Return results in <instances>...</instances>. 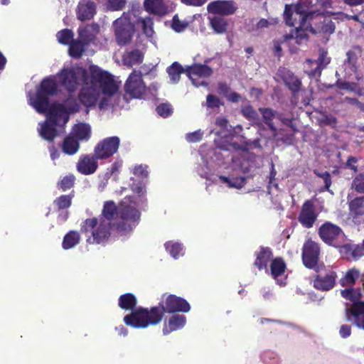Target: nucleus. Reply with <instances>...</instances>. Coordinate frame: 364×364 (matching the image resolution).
Returning <instances> with one entry per match:
<instances>
[{"mask_svg": "<svg viewBox=\"0 0 364 364\" xmlns=\"http://www.w3.org/2000/svg\"><path fill=\"white\" fill-rule=\"evenodd\" d=\"M191 310L189 303L183 298L175 294H164L157 306L151 308L140 306L132 314H127L123 321L127 326L134 328H145L159 324L165 313H187Z\"/></svg>", "mask_w": 364, "mask_h": 364, "instance_id": "obj_1", "label": "nucleus"}, {"mask_svg": "<svg viewBox=\"0 0 364 364\" xmlns=\"http://www.w3.org/2000/svg\"><path fill=\"white\" fill-rule=\"evenodd\" d=\"M82 82L77 98L87 109V112L89 108L95 107L101 92L107 96H113L118 90L113 75L95 65H90L88 70H82Z\"/></svg>", "mask_w": 364, "mask_h": 364, "instance_id": "obj_2", "label": "nucleus"}, {"mask_svg": "<svg viewBox=\"0 0 364 364\" xmlns=\"http://www.w3.org/2000/svg\"><path fill=\"white\" fill-rule=\"evenodd\" d=\"M312 4L309 0H299L295 4H287L284 11L286 24L295 27L291 33L284 36L286 40L294 39L296 43L301 44L308 39L307 31L315 33L309 20L315 16H321L317 11L311 10Z\"/></svg>", "mask_w": 364, "mask_h": 364, "instance_id": "obj_3", "label": "nucleus"}, {"mask_svg": "<svg viewBox=\"0 0 364 364\" xmlns=\"http://www.w3.org/2000/svg\"><path fill=\"white\" fill-rule=\"evenodd\" d=\"M110 223H106L103 218H87L80 225V231L82 233L91 232V237L87 239L90 244H102L106 242L110 237Z\"/></svg>", "mask_w": 364, "mask_h": 364, "instance_id": "obj_4", "label": "nucleus"}, {"mask_svg": "<svg viewBox=\"0 0 364 364\" xmlns=\"http://www.w3.org/2000/svg\"><path fill=\"white\" fill-rule=\"evenodd\" d=\"M116 43L124 46L131 43L135 28L131 21L130 15L124 12L122 15L113 22Z\"/></svg>", "mask_w": 364, "mask_h": 364, "instance_id": "obj_5", "label": "nucleus"}, {"mask_svg": "<svg viewBox=\"0 0 364 364\" xmlns=\"http://www.w3.org/2000/svg\"><path fill=\"white\" fill-rule=\"evenodd\" d=\"M82 70L84 68L78 67L75 69L67 68L62 69L57 75L59 84L64 87L68 93H73L77 89L79 77L82 79Z\"/></svg>", "mask_w": 364, "mask_h": 364, "instance_id": "obj_6", "label": "nucleus"}, {"mask_svg": "<svg viewBox=\"0 0 364 364\" xmlns=\"http://www.w3.org/2000/svg\"><path fill=\"white\" fill-rule=\"evenodd\" d=\"M137 203L134 196H126L119 203V215L122 220L133 223L136 225L141 218V213L136 208Z\"/></svg>", "mask_w": 364, "mask_h": 364, "instance_id": "obj_7", "label": "nucleus"}, {"mask_svg": "<svg viewBox=\"0 0 364 364\" xmlns=\"http://www.w3.org/2000/svg\"><path fill=\"white\" fill-rule=\"evenodd\" d=\"M120 139L117 136H109L100 141L94 148V153L99 160L107 159L115 154L120 146Z\"/></svg>", "mask_w": 364, "mask_h": 364, "instance_id": "obj_8", "label": "nucleus"}, {"mask_svg": "<svg viewBox=\"0 0 364 364\" xmlns=\"http://www.w3.org/2000/svg\"><path fill=\"white\" fill-rule=\"evenodd\" d=\"M124 90L134 98H140L145 93L146 85L140 70H134L132 72L124 84Z\"/></svg>", "mask_w": 364, "mask_h": 364, "instance_id": "obj_9", "label": "nucleus"}, {"mask_svg": "<svg viewBox=\"0 0 364 364\" xmlns=\"http://www.w3.org/2000/svg\"><path fill=\"white\" fill-rule=\"evenodd\" d=\"M319 255V247L317 243L309 240L304 247L302 252V259L304 264L308 268L316 267Z\"/></svg>", "mask_w": 364, "mask_h": 364, "instance_id": "obj_10", "label": "nucleus"}, {"mask_svg": "<svg viewBox=\"0 0 364 364\" xmlns=\"http://www.w3.org/2000/svg\"><path fill=\"white\" fill-rule=\"evenodd\" d=\"M319 56L317 60H312L311 59L306 60V65L311 66L314 64L315 68L307 69L306 73L311 77H319L321 74V71L330 63V58L327 56V51L323 48H320L318 50Z\"/></svg>", "mask_w": 364, "mask_h": 364, "instance_id": "obj_11", "label": "nucleus"}, {"mask_svg": "<svg viewBox=\"0 0 364 364\" xmlns=\"http://www.w3.org/2000/svg\"><path fill=\"white\" fill-rule=\"evenodd\" d=\"M98 159L95 154L81 156L76 166L77 171L84 175L94 173L98 167Z\"/></svg>", "mask_w": 364, "mask_h": 364, "instance_id": "obj_12", "label": "nucleus"}, {"mask_svg": "<svg viewBox=\"0 0 364 364\" xmlns=\"http://www.w3.org/2000/svg\"><path fill=\"white\" fill-rule=\"evenodd\" d=\"M97 13V6L95 2L91 0H80L76 14L77 19L85 21L93 18Z\"/></svg>", "mask_w": 364, "mask_h": 364, "instance_id": "obj_13", "label": "nucleus"}, {"mask_svg": "<svg viewBox=\"0 0 364 364\" xmlns=\"http://www.w3.org/2000/svg\"><path fill=\"white\" fill-rule=\"evenodd\" d=\"M215 125L221 130L218 131L214 140L217 148L222 150H228V119L226 117H218L215 120Z\"/></svg>", "mask_w": 364, "mask_h": 364, "instance_id": "obj_14", "label": "nucleus"}, {"mask_svg": "<svg viewBox=\"0 0 364 364\" xmlns=\"http://www.w3.org/2000/svg\"><path fill=\"white\" fill-rule=\"evenodd\" d=\"M346 314L348 321L353 317L355 325L364 329V302H354L350 308H346Z\"/></svg>", "mask_w": 364, "mask_h": 364, "instance_id": "obj_15", "label": "nucleus"}, {"mask_svg": "<svg viewBox=\"0 0 364 364\" xmlns=\"http://www.w3.org/2000/svg\"><path fill=\"white\" fill-rule=\"evenodd\" d=\"M317 215L315 213L313 203L307 200L301 208L299 216V222L306 228H311L316 220Z\"/></svg>", "mask_w": 364, "mask_h": 364, "instance_id": "obj_16", "label": "nucleus"}, {"mask_svg": "<svg viewBox=\"0 0 364 364\" xmlns=\"http://www.w3.org/2000/svg\"><path fill=\"white\" fill-rule=\"evenodd\" d=\"M99 33L100 26L97 23L87 24L85 26L79 27L77 29L79 38L87 45L95 42Z\"/></svg>", "mask_w": 364, "mask_h": 364, "instance_id": "obj_17", "label": "nucleus"}, {"mask_svg": "<svg viewBox=\"0 0 364 364\" xmlns=\"http://www.w3.org/2000/svg\"><path fill=\"white\" fill-rule=\"evenodd\" d=\"M39 125V135L46 141L53 142L58 135L57 127L58 125L55 124V120L46 119L43 122H41Z\"/></svg>", "mask_w": 364, "mask_h": 364, "instance_id": "obj_18", "label": "nucleus"}, {"mask_svg": "<svg viewBox=\"0 0 364 364\" xmlns=\"http://www.w3.org/2000/svg\"><path fill=\"white\" fill-rule=\"evenodd\" d=\"M341 234V229L331 223H326L319 228V235L321 238L328 244H331Z\"/></svg>", "mask_w": 364, "mask_h": 364, "instance_id": "obj_19", "label": "nucleus"}, {"mask_svg": "<svg viewBox=\"0 0 364 364\" xmlns=\"http://www.w3.org/2000/svg\"><path fill=\"white\" fill-rule=\"evenodd\" d=\"M360 53L361 50L359 47H354L347 52V60H345L343 63L344 70L346 75H350L353 73L356 72V63Z\"/></svg>", "mask_w": 364, "mask_h": 364, "instance_id": "obj_20", "label": "nucleus"}, {"mask_svg": "<svg viewBox=\"0 0 364 364\" xmlns=\"http://www.w3.org/2000/svg\"><path fill=\"white\" fill-rule=\"evenodd\" d=\"M186 323V317L182 314H173L170 316L167 323H164L163 333L164 335L169 334L172 331L183 328Z\"/></svg>", "mask_w": 364, "mask_h": 364, "instance_id": "obj_21", "label": "nucleus"}, {"mask_svg": "<svg viewBox=\"0 0 364 364\" xmlns=\"http://www.w3.org/2000/svg\"><path fill=\"white\" fill-rule=\"evenodd\" d=\"M46 119H54L55 124L58 125L59 121L63 119V124H65L69 120V114H66L65 106L61 103H58L50 107Z\"/></svg>", "mask_w": 364, "mask_h": 364, "instance_id": "obj_22", "label": "nucleus"}, {"mask_svg": "<svg viewBox=\"0 0 364 364\" xmlns=\"http://www.w3.org/2000/svg\"><path fill=\"white\" fill-rule=\"evenodd\" d=\"M242 115L248 119L252 126H257L259 127L258 133L262 136V131L265 129L264 124L259 117V114L255 109L250 105L243 107L241 109Z\"/></svg>", "mask_w": 364, "mask_h": 364, "instance_id": "obj_23", "label": "nucleus"}, {"mask_svg": "<svg viewBox=\"0 0 364 364\" xmlns=\"http://www.w3.org/2000/svg\"><path fill=\"white\" fill-rule=\"evenodd\" d=\"M186 75L193 81V77H208L213 73L212 69L202 64H193L186 69Z\"/></svg>", "mask_w": 364, "mask_h": 364, "instance_id": "obj_24", "label": "nucleus"}, {"mask_svg": "<svg viewBox=\"0 0 364 364\" xmlns=\"http://www.w3.org/2000/svg\"><path fill=\"white\" fill-rule=\"evenodd\" d=\"M136 297L132 293H126L119 297L118 306L123 310L131 311L129 314H132V312L136 311L139 308H136Z\"/></svg>", "mask_w": 364, "mask_h": 364, "instance_id": "obj_25", "label": "nucleus"}, {"mask_svg": "<svg viewBox=\"0 0 364 364\" xmlns=\"http://www.w3.org/2000/svg\"><path fill=\"white\" fill-rule=\"evenodd\" d=\"M144 8L149 13L164 16L167 13V7L164 0H144Z\"/></svg>", "mask_w": 364, "mask_h": 364, "instance_id": "obj_26", "label": "nucleus"}, {"mask_svg": "<svg viewBox=\"0 0 364 364\" xmlns=\"http://www.w3.org/2000/svg\"><path fill=\"white\" fill-rule=\"evenodd\" d=\"M31 104L38 113L44 114L49 107V95L37 90Z\"/></svg>", "mask_w": 364, "mask_h": 364, "instance_id": "obj_27", "label": "nucleus"}, {"mask_svg": "<svg viewBox=\"0 0 364 364\" xmlns=\"http://www.w3.org/2000/svg\"><path fill=\"white\" fill-rule=\"evenodd\" d=\"M336 274L332 272L325 277H318L314 280V287L318 289L328 291L333 287L335 284Z\"/></svg>", "mask_w": 364, "mask_h": 364, "instance_id": "obj_28", "label": "nucleus"}, {"mask_svg": "<svg viewBox=\"0 0 364 364\" xmlns=\"http://www.w3.org/2000/svg\"><path fill=\"white\" fill-rule=\"evenodd\" d=\"M37 90L49 96H53L58 92V85L53 77H48L41 81Z\"/></svg>", "mask_w": 364, "mask_h": 364, "instance_id": "obj_29", "label": "nucleus"}, {"mask_svg": "<svg viewBox=\"0 0 364 364\" xmlns=\"http://www.w3.org/2000/svg\"><path fill=\"white\" fill-rule=\"evenodd\" d=\"M210 16H228V1H215L208 5Z\"/></svg>", "mask_w": 364, "mask_h": 364, "instance_id": "obj_30", "label": "nucleus"}, {"mask_svg": "<svg viewBox=\"0 0 364 364\" xmlns=\"http://www.w3.org/2000/svg\"><path fill=\"white\" fill-rule=\"evenodd\" d=\"M73 136L78 141L88 140L91 136L90 126L85 123H79L73 128Z\"/></svg>", "mask_w": 364, "mask_h": 364, "instance_id": "obj_31", "label": "nucleus"}, {"mask_svg": "<svg viewBox=\"0 0 364 364\" xmlns=\"http://www.w3.org/2000/svg\"><path fill=\"white\" fill-rule=\"evenodd\" d=\"M62 151L68 155H73L77 152L80 149L79 141L73 136L68 135L65 137L62 144Z\"/></svg>", "mask_w": 364, "mask_h": 364, "instance_id": "obj_32", "label": "nucleus"}, {"mask_svg": "<svg viewBox=\"0 0 364 364\" xmlns=\"http://www.w3.org/2000/svg\"><path fill=\"white\" fill-rule=\"evenodd\" d=\"M86 46L88 45L81 39L73 40L69 44L68 53L70 56L75 59L80 58L85 52Z\"/></svg>", "mask_w": 364, "mask_h": 364, "instance_id": "obj_33", "label": "nucleus"}, {"mask_svg": "<svg viewBox=\"0 0 364 364\" xmlns=\"http://www.w3.org/2000/svg\"><path fill=\"white\" fill-rule=\"evenodd\" d=\"M72 94L73 93H68L62 103L65 107L66 114H68L77 113L80 111L81 108V103L77 97H75Z\"/></svg>", "mask_w": 364, "mask_h": 364, "instance_id": "obj_34", "label": "nucleus"}, {"mask_svg": "<svg viewBox=\"0 0 364 364\" xmlns=\"http://www.w3.org/2000/svg\"><path fill=\"white\" fill-rule=\"evenodd\" d=\"M74 196L73 191L68 195H61L53 200V205L58 211L68 210L72 205Z\"/></svg>", "mask_w": 364, "mask_h": 364, "instance_id": "obj_35", "label": "nucleus"}, {"mask_svg": "<svg viewBox=\"0 0 364 364\" xmlns=\"http://www.w3.org/2000/svg\"><path fill=\"white\" fill-rule=\"evenodd\" d=\"M144 55L139 49L133 50L123 57V63L129 68L142 63Z\"/></svg>", "mask_w": 364, "mask_h": 364, "instance_id": "obj_36", "label": "nucleus"}, {"mask_svg": "<svg viewBox=\"0 0 364 364\" xmlns=\"http://www.w3.org/2000/svg\"><path fill=\"white\" fill-rule=\"evenodd\" d=\"M119 203L116 205L114 201L109 200L104 203L102 210V218L108 220H113L115 216L119 215Z\"/></svg>", "mask_w": 364, "mask_h": 364, "instance_id": "obj_37", "label": "nucleus"}, {"mask_svg": "<svg viewBox=\"0 0 364 364\" xmlns=\"http://www.w3.org/2000/svg\"><path fill=\"white\" fill-rule=\"evenodd\" d=\"M223 16H209L208 17L211 28L215 33H222L225 32L227 28V21Z\"/></svg>", "mask_w": 364, "mask_h": 364, "instance_id": "obj_38", "label": "nucleus"}, {"mask_svg": "<svg viewBox=\"0 0 364 364\" xmlns=\"http://www.w3.org/2000/svg\"><path fill=\"white\" fill-rule=\"evenodd\" d=\"M80 240V235L76 230H70L63 237L62 242V247L67 250L75 247L79 244Z\"/></svg>", "mask_w": 364, "mask_h": 364, "instance_id": "obj_39", "label": "nucleus"}, {"mask_svg": "<svg viewBox=\"0 0 364 364\" xmlns=\"http://www.w3.org/2000/svg\"><path fill=\"white\" fill-rule=\"evenodd\" d=\"M272 257L271 250L267 247H261L260 251L257 254V259L255 265L259 269L266 267L267 262Z\"/></svg>", "mask_w": 364, "mask_h": 364, "instance_id": "obj_40", "label": "nucleus"}, {"mask_svg": "<svg viewBox=\"0 0 364 364\" xmlns=\"http://www.w3.org/2000/svg\"><path fill=\"white\" fill-rule=\"evenodd\" d=\"M170 79L173 83H176L179 81L181 75L186 73V70L178 62H173L166 70Z\"/></svg>", "mask_w": 364, "mask_h": 364, "instance_id": "obj_41", "label": "nucleus"}, {"mask_svg": "<svg viewBox=\"0 0 364 364\" xmlns=\"http://www.w3.org/2000/svg\"><path fill=\"white\" fill-rule=\"evenodd\" d=\"M284 81L285 85L294 94L298 92L300 90L301 82L292 73H287L284 77Z\"/></svg>", "mask_w": 364, "mask_h": 364, "instance_id": "obj_42", "label": "nucleus"}, {"mask_svg": "<svg viewBox=\"0 0 364 364\" xmlns=\"http://www.w3.org/2000/svg\"><path fill=\"white\" fill-rule=\"evenodd\" d=\"M271 273L274 279L281 276L285 272L286 264L282 258H276L271 263Z\"/></svg>", "mask_w": 364, "mask_h": 364, "instance_id": "obj_43", "label": "nucleus"}, {"mask_svg": "<svg viewBox=\"0 0 364 364\" xmlns=\"http://www.w3.org/2000/svg\"><path fill=\"white\" fill-rule=\"evenodd\" d=\"M351 213L360 215H364V196L355 198L349 203Z\"/></svg>", "mask_w": 364, "mask_h": 364, "instance_id": "obj_44", "label": "nucleus"}, {"mask_svg": "<svg viewBox=\"0 0 364 364\" xmlns=\"http://www.w3.org/2000/svg\"><path fill=\"white\" fill-rule=\"evenodd\" d=\"M314 29L316 31L314 33L318 32L333 33L335 31V26L331 20L324 19L323 21L316 23V28Z\"/></svg>", "mask_w": 364, "mask_h": 364, "instance_id": "obj_45", "label": "nucleus"}, {"mask_svg": "<svg viewBox=\"0 0 364 364\" xmlns=\"http://www.w3.org/2000/svg\"><path fill=\"white\" fill-rule=\"evenodd\" d=\"M259 111L262 116V119L264 124L267 126L274 124L273 119L275 117H277V118L278 117H279V115H277V112L271 108L260 107L259 108Z\"/></svg>", "mask_w": 364, "mask_h": 364, "instance_id": "obj_46", "label": "nucleus"}, {"mask_svg": "<svg viewBox=\"0 0 364 364\" xmlns=\"http://www.w3.org/2000/svg\"><path fill=\"white\" fill-rule=\"evenodd\" d=\"M75 177L73 174H69L64 176L60 181H59L57 183V187L58 189L65 191L68 189L73 188L75 185Z\"/></svg>", "mask_w": 364, "mask_h": 364, "instance_id": "obj_47", "label": "nucleus"}, {"mask_svg": "<svg viewBox=\"0 0 364 364\" xmlns=\"http://www.w3.org/2000/svg\"><path fill=\"white\" fill-rule=\"evenodd\" d=\"M56 36L60 43L63 45H69L73 40L74 33L72 30L65 28L58 31Z\"/></svg>", "mask_w": 364, "mask_h": 364, "instance_id": "obj_48", "label": "nucleus"}, {"mask_svg": "<svg viewBox=\"0 0 364 364\" xmlns=\"http://www.w3.org/2000/svg\"><path fill=\"white\" fill-rule=\"evenodd\" d=\"M360 272L355 269L348 271L345 277L341 280L342 286L353 285L355 280L359 277Z\"/></svg>", "mask_w": 364, "mask_h": 364, "instance_id": "obj_49", "label": "nucleus"}, {"mask_svg": "<svg viewBox=\"0 0 364 364\" xmlns=\"http://www.w3.org/2000/svg\"><path fill=\"white\" fill-rule=\"evenodd\" d=\"M166 251L174 258H177L183 250L181 244L178 242H167L165 244Z\"/></svg>", "mask_w": 364, "mask_h": 364, "instance_id": "obj_50", "label": "nucleus"}, {"mask_svg": "<svg viewBox=\"0 0 364 364\" xmlns=\"http://www.w3.org/2000/svg\"><path fill=\"white\" fill-rule=\"evenodd\" d=\"M116 230L121 235H126L133 230V223L122 220L114 224Z\"/></svg>", "mask_w": 364, "mask_h": 364, "instance_id": "obj_51", "label": "nucleus"}, {"mask_svg": "<svg viewBox=\"0 0 364 364\" xmlns=\"http://www.w3.org/2000/svg\"><path fill=\"white\" fill-rule=\"evenodd\" d=\"M159 115L163 117H168L173 113L171 105L168 103H161L156 109Z\"/></svg>", "mask_w": 364, "mask_h": 364, "instance_id": "obj_52", "label": "nucleus"}, {"mask_svg": "<svg viewBox=\"0 0 364 364\" xmlns=\"http://www.w3.org/2000/svg\"><path fill=\"white\" fill-rule=\"evenodd\" d=\"M223 103L221 100L212 94H209L206 97V106L210 109H218Z\"/></svg>", "mask_w": 364, "mask_h": 364, "instance_id": "obj_53", "label": "nucleus"}, {"mask_svg": "<svg viewBox=\"0 0 364 364\" xmlns=\"http://www.w3.org/2000/svg\"><path fill=\"white\" fill-rule=\"evenodd\" d=\"M141 23L144 33L147 36H151L154 33L152 20L150 18H143Z\"/></svg>", "mask_w": 364, "mask_h": 364, "instance_id": "obj_54", "label": "nucleus"}, {"mask_svg": "<svg viewBox=\"0 0 364 364\" xmlns=\"http://www.w3.org/2000/svg\"><path fill=\"white\" fill-rule=\"evenodd\" d=\"M352 186L356 191L364 193V173H360L354 178Z\"/></svg>", "mask_w": 364, "mask_h": 364, "instance_id": "obj_55", "label": "nucleus"}, {"mask_svg": "<svg viewBox=\"0 0 364 364\" xmlns=\"http://www.w3.org/2000/svg\"><path fill=\"white\" fill-rule=\"evenodd\" d=\"M203 132L200 129L193 132L188 133L186 135V139L189 143H196L202 140Z\"/></svg>", "mask_w": 364, "mask_h": 364, "instance_id": "obj_56", "label": "nucleus"}, {"mask_svg": "<svg viewBox=\"0 0 364 364\" xmlns=\"http://www.w3.org/2000/svg\"><path fill=\"white\" fill-rule=\"evenodd\" d=\"M126 4V0H107V6L111 11H120Z\"/></svg>", "mask_w": 364, "mask_h": 364, "instance_id": "obj_57", "label": "nucleus"}, {"mask_svg": "<svg viewBox=\"0 0 364 364\" xmlns=\"http://www.w3.org/2000/svg\"><path fill=\"white\" fill-rule=\"evenodd\" d=\"M314 173L320 177L321 178L323 179V183H324V188L327 191H329V188L331 185V174L327 172V171H324V172H318L317 171H314Z\"/></svg>", "mask_w": 364, "mask_h": 364, "instance_id": "obj_58", "label": "nucleus"}, {"mask_svg": "<svg viewBox=\"0 0 364 364\" xmlns=\"http://www.w3.org/2000/svg\"><path fill=\"white\" fill-rule=\"evenodd\" d=\"M132 173L136 176L141 177L143 178H146L149 175L147 166H143L141 164L136 166H134Z\"/></svg>", "mask_w": 364, "mask_h": 364, "instance_id": "obj_59", "label": "nucleus"}, {"mask_svg": "<svg viewBox=\"0 0 364 364\" xmlns=\"http://www.w3.org/2000/svg\"><path fill=\"white\" fill-rule=\"evenodd\" d=\"M333 86H336L342 90L355 91V87L356 86V84L353 83V82H349L337 81L335 85H330L329 87H332Z\"/></svg>", "mask_w": 364, "mask_h": 364, "instance_id": "obj_60", "label": "nucleus"}, {"mask_svg": "<svg viewBox=\"0 0 364 364\" xmlns=\"http://www.w3.org/2000/svg\"><path fill=\"white\" fill-rule=\"evenodd\" d=\"M171 26L175 31L179 33L183 31L187 27V24L181 21L176 16H174Z\"/></svg>", "mask_w": 364, "mask_h": 364, "instance_id": "obj_61", "label": "nucleus"}, {"mask_svg": "<svg viewBox=\"0 0 364 364\" xmlns=\"http://www.w3.org/2000/svg\"><path fill=\"white\" fill-rule=\"evenodd\" d=\"M245 182V179L242 177L232 180L229 179V187H234L239 189L244 186Z\"/></svg>", "mask_w": 364, "mask_h": 364, "instance_id": "obj_62", "label": "nucleus"}, {"mask_svg": "<svg viewBox=\"0 0 364 364\" xmlns=\"http://www.w3.org/2000/svg\"><path fill=\"white\" fill-rule=\"evenodd\" d=\"M278 119L285 125L289 127L294 132L297 131L296 125L294 123L293 119L283 117L281 115L278 117Z\"/></svg>", "mask_w": 364, "mask_h": 364, "instance_id": "obj_63", "label": "nucleus"}, {"mask_svg": "<svg viewBox=\"0 0 364 364\" xmlns=\"http://www.w3.org/2000/svg\"><path fill=\"white\" fill-rule=\"evenodd\" d=\"M352 255L354 258L360 257L364 255V240L360 245H358L353 250Z\"/></svg>", "mask_w": 364, "mask_h": 364, "instance_id": "obj_64", "label": "nucleus"}]
</instances>
